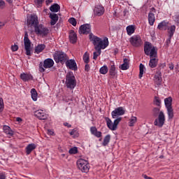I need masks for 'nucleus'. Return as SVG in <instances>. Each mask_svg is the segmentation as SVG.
Segmentation results:
<instances>
[{"label": "nucleus", "mask_w": 179, "mask_h": 179, "mask_svg": "<svg viewBox=\"0 0 179 179\" xmlns=\"http://www.w3.org/2000/svg\"><path fill=\"white\" fill-rule=\"evenodd\" d=\"M124 114H125V110H124V108L118 107L111 112L112 118H116L113 123L110 117H105L106 125L110 131H117L118 124H120L122 120V117H121L120 115H124Z\"/></svg>", "instance_id": "nucleus-1"}, {"label": "nucleus", "mask_w": 179, "mask_h": 179, "mask_svg": "<svg viewBox=\"0 0 179 179\" xmlns=\"http://www.w3.org/2000/svg\"><path fill=\"white\" fill-rule=\"evenodd\" d=\"M90 40L92 42L94 45V48H101L102 50H105L108 47V38H105L103 41L101 38L97 37L96 36L93 35V34H90Z\"/></svg>", "instance_id": "nucleus-2"}, {"label": "nucleus", "mask_w": 179, "mask_h": 179, "mask_svg": "<svg viewBox=\"0 0 179 179\" xmlns=\"http://www.w3.org/2000/svg\"><path fill=\"white\" fill-rule=\"evenodd\" d=\"M53 58L57 64L60 63L64 64L69 57H68V55L65 52L57 51L53 55Z\"/></svg>", "instance_id": "nucleus-3"}, {"label": "nucleus", "mask_w": 179, "mask_h": 179, "mask_svg": "<svg viewBox=\"0 0 179 179\" xmlns=\"http://www.w3.org/2000/svg\"><path fill=\"white\" fill-rule=\"evenodd\" d=\"M24 45L25 50V54L28 57H31V41L29 38V34L27 31L24 32Z\"/></svg>", "instance_id": "nucleus-4"}, {"label": "nucleus", "mask_w": 179, "mask_h": 179, "mask_svg": "<svg viewBox=\"0 0 179 179\" xmlns=\"http://www.w3.org/2000/svg\"><path fill=\"white\" fill-rule=\"evenodd\" d=\"M34 31L37 36H41V37H47L50 33V29L44 27L43 24H38L35 27Z\"/></svg>", "instance_id": "nucleus-5"}, {"label": "nucleus", "mask_w": 179, "mask_h": 179, "mask_svg": "<svg viewBox=\"0 0 179 179\" xmlns=\"http://www.w3.org/2000/svg\"><path fill=\"white\" fill-rule=\"evenodd\" d=\"M77 166L83 173H89L90 166L87 160L80 159L77 161Z\"/></svg>", "instance_id": "nucleus-6"}, {"label": "nucleus", "mask_w": 179, "mask_h": 179, "mask_svg": "<svg viewBox=\"0 0 179 179\" xmlns=\"http://www.w3.org/2000/svg\"><path fill=\"white\" fill-rule=\"evenodd\" d=\"M164 122H166V116L163 111H160L158 118L155 119L154 122V125L159 127V128H162L164 125Z\"/></svg>", "instance_id": "nucleus-7"}, {"label": "nucleus", "mask_w": 179, "mask_h": 179, "mask_svg": "<svg viewBox=\"0 0 179 179\" xmlns=\"http://www.w3.org/2000/svg\"><path fill=\"white\" fill-rule=\"evenodd\" d=\"M66 85L69 89H75L76 87V79L75 76H66Z\"/></svg>", "instance_id": "nucleus-8"}, {"label": "nucleus", "mask_w": 179, "mask_h": 179, "mask_svg": "<svg viewBox=\"0 0 179 179\" xmlns=\"http://www.w3.org/2000/svg\"><path fill=\"white\" fill-rule=\"evenodd\" d=\"M150 60L149 62V66L150 68H156L157 64H159V59L157 58V53L153 50L151 52V56H150Z\"/></svg>", "instance_id": "nucleus-9"}, {"label": "nucleus", "mask_w": 179, "mask_h": 179, "mask_svg": "<svg viewBox=\"0 0 179 179\" xmlns=\"http://www.w3.org/2000/svg\"><path fill=\"white\" fill-rule=\"evenodd\" d=\"M152 51L157 54V50H156L152 43L149 42H145L144 45V52L145 55H149L150 57H152Z\"/></svg>", "instance_id": "nucleus-10"}, {"label": "nucleus", "mask_w": 179, "mask_h": 179, "mask_svg": "<svg viewBox=\"0 0 179 179\" xmlns=\"http://www.w3.org/2000/svg\"><path fill=\"white\" fill-rule=\"evenodd\" d=\"M27 24L28 26H30L31 27H37L38 24V18L36 15H32L27 19Z\"/></svg>", "instance_id": "nucleus-11"}, {"label": "nucleus", "mask_w": 179, "mask_h": 179, "mask_svg": "<svg viewBox=\"0 0 179 179\" xmlns=\"http://www.w3.org/2000/svg\"><path fill=\"white\" fill-rule=\"evenodd\" d=\"M130 43L133 47H141L142 39L139 36H133L130 38Z\"/></svg>", "instance_id": "nucleus-12"}, {"label": "nucleus", "mask_w": 179, "mask_h": 179, "mask_svg": "<svg viewBox=\"0 0 179 179\" xmlns=\"http://www.w3.org/2000/svg\"><path fill=\"white\" fill-rule=\"evenodd\" d=\"M64 64H66V66L69 69H71V71H78V65L76 64L75 59H67Z\"/></svg>", "instance_id": "nucleus-13"}, {"label": "nucleus", "mask_w": 179, "mask_h": 179, "mask_svg": "<svg viewBox=\"0 0 179 179\" xmlns=\"http://www.w3.org/2000/svg\"><path fill=\"white\" fill-rule=\"evenodd\" d=\"M79 33L80 34H89L90 33V24H85L80 27L79 28Z\"/></svg>", "instance_id": "nucleus-14"}, {"label": "nucleus", "mask_w": 179, "mask_h": 179, "mask_svg": "<svg viewBox=\"0 0 179 179\" xmlns=\"http://www.w3.org/2000/svg\"><path fill=\"white\" fill-rule=\"evenodd\" d=\"M104 7L101 5H98L95 6L94 9V15H96V16H103V15H104Z\"/></svg>", "instance_id": "nucleus-15"}, {"label": "nucleus", "mask_w": 179, "mask_h": 179, "mask_svg": "<svg viewBox=\"0 0 179 179\" xmlns=\"http://www.w3.org/2000/svg\"><path fill=\"white\" fill-rule=\"evenodd\" d=\"M34 115L36 117V118H38V120H47L48 117L47 114L44 113V110H38L34 112Z\"/></svg>", "instance_id": "nucleus-16"}, {"label": "nucleus", "mask_w": 179, "mask_h": 179, "mask_svg": "<svg viewBox=\"0 0 179 179\" xmlns=\"http://www.w3.org/2000/svg\"><path fill=\"white\" fill-rule=\"evenodd\" d=\"M43 69H48L50 68H52L54 66V60L51 58H48L44 60L43 62Z\"/></svg>", "instance_id": "nucleus-17"}, {"label": "nucleus", "mask_w": 179, "mask_h": 179, "mask_svg": "<svg viewBox=\"0 0 179 179\" xmlns=\"http://www.w3.org/2000/svg\"><path fill=\"white\" fill-rule=\"evenodd\" d=\"M49 17L50 19V26H55L57 22H58V20L59 19L58 14L56 13H50Z\"/></svg>", "instance_id": "nucleus-18"}, {"label": "nucleus", "mask_w": 179, "mask_h": 179, "mask_svg": "<svg viewBox=\"0 0 179 179\" xmlns=\"http://www.w3.org/2000/svg\"><path fill=\"white\" fill-rule=\"evenodd\" d=\"M20 79L23 82H29V80H33V76L30 73H22L20 74Z\"/></svg>", "instance_id": "nucleus-19"}, {"label": "nucleus", "mask_w": 179, "mask_h": 179, "mask_svg": "<svg viewBox=\"0 0 179 179\" xmlns=\"http://www.w3.org/2000/svg\"><path fill=\"white\" fill-rule=\"evenodd\" d=\"M69 40L72 44H75V43H76V41H78V36L76 35V33H75V31H70Z\"/></svg>", "instance_id": "nucleus-20"}, {"label": "nucleus", "mask_w": 179, "mask_h": 179, "mask_svg": "<svg viewBox=\"0 0 179 179\" xmlns=\"http://www.w3.org/2000/svg\"><path fill=\"white\" fill-rule=\"evenodd\" d=\"M3 129V132L8 135V138L12 137L15 134L9 126L4 125Z\"/></svg>", "instance_id": "nucleus-21"}, {"label": "nucleus", "mask_w": 179, "mask_h": 179, "mask_svg": "<svg viewBox=\"0 0 179 179\" xmlns=\"http://www.w3.org/2000/svg\"><path fill=\"white\" fill-rule=\"evenodd\" d=\"M154 80L157 85H159L162 83V71H157L154 76Z\"/></svg>", "instance_id": "nucleus-22"}, {"label": "nucleus", "mask_w": 179, "mask_h": 179, "mask_svg": "<svg viewBox=\"0 0 179 179\" xmlns=\"http://www.w3.org/2000/svg\"><path fill=\"white\" fill-rule=\"evenodd\" d=\"M36 148H37V145L36 144L34 143L29 144L25 148L27 155H30V153H31V152L34 150Z\"/></svg>", "instance_id": "nucleus-23"}, {"label": "nucleus", "mask_w": 179, "mask_h": 179, "mask_svg": "<svg viewBox=\"0 0 179 179\" xmlns=\"http://www.w3.org/2000/svg\"><path fill=\"white\" fill-rule=\"evenodd\" d=\"M164 104H165L166 108L173 107V98L171 96L165 98L164 99Z\"/></svg>", "instance_id": "nucleus-24"}, {"label": "nucleus", "mask_w": 179, "mask_h": 179, "mask_svg": "<svg viewBox=\"0 0 179 179\" xmlns=\"http://www.w3.org/2000/svg\"><path fill=\"white\" fill-rule=\"evenodd\" d=\"M155 22H156V18L155 17V13H149L148 14V23L150 26H153L155 24Z\"/></svg>", "instance_id": "nucleus-25"}, {"label": "nucleus", "mask_w": 179, "mask_h": 179, "mask_svg": "<svg viewBox=\"0 0 179 179\" xmlns=\"http://www.w3.org/2000/svg\"><path fill=\"white\" fill-rule=\"evenodd\" d=\"M44 50H45V44H39L34 48V51L36 54H40V52H42V51H44Z\"/></svg>", "instance_id": "nucleus-26"}, {"label": "nucleus", "mask_w": 179, "mask_h": 179, "mask_svg": "<svg viewBox=\"0 0 179 179\" xmlns=\"http://www.w3.org/2000/svg\"><path fill=\"white\" fill-rule=\"evenodd\" d=\"M122 71H127L129 69V60L128 59H124L123 64L121 65Z\"/></svg>", "instance_id": "nucleus-27"}, {"label": "nucleus", "mask_w": 179, "mask_h": 179, "mask_svg": "<svg viewBox=\"0 0 179 179\" xmlns=\"http://www.w3.org/2000/svg\"><path fill=\"white\" fill-rule=\"evenodd\" d=\"M168 24H169V22L166 21H162L158 24L157 29L158 30H166L167 29Z\"/></svg>", "instance_id": "nucleus-28"}, {"label": "nucleus", "mask_w": 179, "mask_h": 179, "mask_svg": "<svg viewBox=\"0 0 179 179\" xmlns=\"http://www.w3.org/2000/svg\"><path fill=\"white\" fill-rule=\"evenodd\" d=\"M59 9H61V6L58 3H55L50 7V12H54L55 13H57Z\"/></svg>", "instance_id": "nucleus-29"}, {"label": "nucleus", "mask_w": 179, "mask_h": 179, "mask_svg": "<svg viewBox=\"0 0 179 179\" xmlns=\"http://www.w3.org/2000/svg\"><path fill=\"white\" fill-rule=\"evenodd\" d=\"M128 36H131L135 33V27L133 25H129L126 28Z\"/></svg>", "instance_id": "nucleus-30"}, {"label": "nucleus", "mask_w": 179, "mask_h": 179, "mask_svg": "<svg viewBox=\"0 0 179 179\" xmlns=\"http://www.w3.org/2000/svg\"><path fill=\"white\" fill-rule=\"evenodd\" d=\"M31 96L34 101H37V97L38 96V94L37 93V91L36 90V89L32 88L31 90Z\"/></svg>", "instance_id": "nucleus-31"}, {"label": "nucleus", "mask_w": 179, "mask_h": 179, "mask_svg": "<svg viewBox=\"0 0 179 179\" xmlns=\"http://www.w3.org/2000/svg\"><path fill=\"white\" fill-rule=\"evenodd\" d=\"M167 114L169 120H171L174 117V109H173V106L171 108H166Z\"/></svg>", "instance_id": "nucleus-32"}, {"label": "nucleus", "mask_w": 179, "mask_h": 179, "mask_svg": "<svg viewBox=\"0 0 179 179\" xmlns=\"http://www.w3.org/2000/svg\"><path fill=\"white\" fill-rule=\"evenodd\" d=\"M109 75H110L112 78H115V75H117V71H115V65L113 64L110 66L109 69Z\"/></svg>", "instance_id": "nucleus-33"}, {"label": "nucleus", "mask_w": 179, "mask_h": 179, "mask_svg": "<svg viewBox=\"0 0 179 179\" xmlns=\"http://www.w3.org/2000/svg\"><path fill=\"white\" fill-rule=\"evenodd\" d=\"M110 140H111V136L110 134L106 135L103 138L102 146H107V145L110 143Z\"/></svg>", "instance_id": "nucleus-34"}, {"label": "nucleus", "mask_w": 179, "mask_h": 179, "mask_svg": "<svg viewBox=\"0 0 179 179\" xmlns=\"http://www.w3.org/2000/svg\"><path fill=\"white\" fill-rule=\"evenodd\" d=\"M138 121V118L135 116H131V117L129 120V127H134L136 122Z\"/></svg>", "instance_id": "nucleus-35"}, {"label": "nucleus", "mask_w": 179, "mask_h": 179, "mask_svg": "<svg viewBox=\"0 0 179 179\" xmlns=\"http://www.w3.org/2000/svg\"><path fill=\"white\" fill-rule=\"evenodd\" d=\"M96 52H94L93 53V59H97V57H99L101 54V48H95Z\"/></svg>", "instance_id": "nucleus-36"}, {"label": "nucleus", "mask_w": 179, "mask_h": 179, "mask_svg": "<svg viewBox=\"0 0 179 179\" xmlns=\"http://www.w3.org/2000/svg\"><path fill=\"white\" fill-rule=\"evenodd\" d=\"M69 134L73 136V138L75 139L76 138H79V132L76 129H73L70 131Z\"/></svg>", "instance_id": "nucleus-37"}, {"label": "nucleus", "mask_w": 179, "mask_h": 179, "mask_svg": "<svg viewBox=\"0 0 179 179\" xmlns=\"http://www.w3.org/2000/svg\"><path fill=\"white\" fill-rule=\"evenodd\" d=\"M108 72V67L106 65L103 66L99 69V73L101 75H106Z\"/></svg>", "instance_id": "nucleus-38"}, {"label": "nucleus", "mask_w": 179, "mask_h": 179, "mask_svg": "<svg viewBox=\"0 0 179 179\" xmlns=\"http://www.w3.org/2000/svg\"><path fill=\"white\" fill-rule=\"evenodd\" d=\"M174 33H176V25L171 26L169 31V34L170 37H173L174 36Z\"/></svg>", "instance_id": "nucleus-39"}, {"label": "nucleus", "mask_w": 179, "mask_h": 179, "mask_svg": "<svg viewBox=\"0 0 179 179\" xmlns=\"http://www.w3.org/2000/svg\"><path fill=\"white\" fill-rule=\"evenodd\" d=\"M154 104L155 106H157L158 107H160L162 104V101L160 100V98H159V96H155Z\"/></svg>", "instance_id": "nucleus-40"}, {"label": "nucleus", "mask_w": 179, "mask_h": 179, "mask_svg": "<svg viewBox=\"0 0 179 179\" xmlns=\"http://www.w3.org/2000/svg\"><path fill=\"white\" fill-rule=\"evenodd\" d=\"M83 59L85 64H88V62H90V57H89V54L87 52H85L84 54Z\"/></svg>", "instance_id": "nucleus-41"}, {"label": "nucleus", "mask_w": 179, "mask_h": 179, "mask_svg": "<svg viewBox=\"0 0 179 179\" xmlns=\"http://www.w3.org/2000/svg\"><path fill=\"white\" fill-rule=\"evenodd\" d=\"M139 69H140L139 78L141 79L143 76V69H145V66L143 64H140Z\"/></svg>", "instance_id": "nucleus-42"}, {"label": "nucleus", "mask_w": 179, "mask_h": 179, "mask_svg": "<svg viewBox=\"0 0 179 179\" xmlns=\"http://www.w3.org/2000/svg\"><path fill=\"white\" fill-rule=\"evenodd\" d=\"M173 20L177 23V24H179V13H176L174 16H173Z\"/></svg>", "instance_id": "nucleus-43"}, {"label": "nucleus", "mask_w": 179, "mask_h": 179, "mask_svg": "<svg viewBox=\"0 0 179 179\" xmlns=\"http://www.w3.org/2000/svg\"><path fill=\"white\" fill-rule=\"evenodd\" d=\"M70 155H76L78 153V148L74 147L69 150Z\"/></svg>", "instance_id": "nucleus-44"}, {"label": "nucleus", "mask_w": 179, "mask_h": 179, "mask_svg": "<svg viewBox=\"0 0 179 179\" xmlns=\"http://www.w3.org/2000/svg\"><path fill=\"white\" fill-rule=\"evenodd\" d=\"M164 68H166V63H161L158 65L157 71L162 72V70L164 69Z\"/></svg>", "instance_id": "nucleus-45"}, {"label": "nucleus", "mask_w": 179, "mask_h": 179, "mask_svg": "<svg viewBox=\"0 0 179 179\" xmlns=\"http://www.w3.org/2000/svg\"><path fill=\"white\" fill-rule=\"evenodd\" d=\"M69 22L71 24H72V26H76L77 22H76V19H75L74 17H71L69 20Z\"/></svg>", "instance_id": "nucleus-46"}, {"label": "nucleus", "mask_w": 179, "mask_h": 179, "mask_svg": "<svg viewBox=\"0 0 179 179\" xmlns=\"http://www.w3.org/2000/svg\"><path fill=\"white\" fill-rule=\"evenodd\" d=\"M173 36H169V38L166 39V42H165V47L166 48H167L169 47V45H170V43H171V38Z\"/></svg>", "instance_id": "nucleus-47"}, {"label": "nucleus", "mask_w": 179, "mask_h": 179, "mask_svg": "<svg viewBox=\"0 0 179 179\" xmlns=\"http://www.w3.org/2000/svg\"><path fill=\"white\" fill-rule=\"evenodd\" d=\"M3 99L2 98H0V113H2L3 111Z\"/></svg>", "instance_id": "nucleus-48"}, {"label": "nucleus", "mask_w": 179, "mask_h": 179, "mask_svg": "<svg viewBox=\"0 0 179 179\" xmlns=\"http://www.w3.org/2000/svg\"><path fill=\"white\" fill-rule=\"evenodd\" d=\"M90 132L92 134V135H95L96 133L97 132V128L96 127H92L90 128Z\"/></svg>", "instance_id": "nucleus-49"}, {"label": "nucleus", "mask_w": 179, "mask_h": 179, "mask_svg": "<svg viewBox=\"0 0 179 179\" xmlns=\"http://www.w3.org/2000/svg\"><path fill=\"white\" fill-rule=\"evenodd\" d=\"M34 2L38 6H41V5H43V2H44V0H34Z\"/></svg>", "instance_id": "nucleus-50"}, {"label": "nucleus", "mask_w": 179, "mask_h": 179, "mask_svg": "<svg viewBox=\"0 0 179 179\" xmlns=\"http://www.w3.org/2000/svg\"><path fill=\"white\" fill-rule=\"evenodd\" d=\"M152 112L154 115H157L160 113V108H154Z\"/></svg>", "instance_id": "nucleus-51"}, {"label": "nucleus", "mask_w": 179, "mask_h": 179, "mask_svg": "<svg viewBox=\"0 0 179 179\" xmlns=\"http://www.w3.org/2000/svg\"><path fill=\"white\" fill-rule=\"evenodd\" d=\"M17 50H19V46L17 45H14L11 46V50L13 51V52L17 51Z\"/></svg>", "instance_id": "nucleus-52"}, {"label": "nucleus", "mask_w": 179, "mask_h": 179, "mask_svg": "<svg viewBox=\"0 0 179 179\" xmlns=\"http://www.w3.org/2000/svg\"><path fill=\"white\" fill-rule=\"evenodd\" d=\"M0 179H6V174L5 172L0 171Z\"/></svg>", "instance_id": "nucleus-53"}, {"label": "nucleus", "mask_w": 179, "mask_h": 179, "mask_svg": "<svg viewBox=\"0 0 179 179\" xmlns=\"http://www.w3.org/2000/svg\"><path fill=\"white\" fill-rule=\"evenodd\" d=\"M3 8H5V1L0 0V9H3Z\"/></svg>", "instance_id": "nucleus-54"}, {"label": "nucleus", "mask_w": 179, "mask_h": 179, "mask_svg": "<svg viewBox=\"0 0 179 179\" xmlns=\"http://www.w3.org/2000/svg\"><path fill=\"white\" fill-rule=\"evenodd\" d=\"M85 72H89V71H90V65H89L88 63H87L85 66Z\"/></svg>", "instance_id": "nucleus-55"}, {"label": "nucleus", "mask_w": 179, "mask_h": 179, "mask_svg": "<svg viewBox=\"0 0 179 179\" xmlns=\"http://www.w3.org/2000/svg\"><path fill=\"white\" fill-rule=\"evenodd\" d=\"M94 136H96V138H101V131H97Z\"/></svg>", "instance_id": "nucleus-56"}, {"label": "nucleus", "mask_w": 179, "mask_h": 179, "mask_svg": "<svg viewBox=\"0 0 179 179\" xmlns=\"http://www.w3.org/2000/svg\"><path fill=\"white\" fill-rule=\"evenodd\" d=\"M39 71L40 72H45V69L44 67H43V65H41V63L39 65Z\"/></svg>", "instance_id": "nucleus-57"}, {"label": "nucleus", "mask_w": 179, "mask_h": 179, "mask_svg": "<svg viewBox=\"0 0 179 179\" xmlns=\"http://www.w3.org/2000/svg\"><path fill=\"white\" fill-rule=\"evenodd\" d=\"M48 135H50V136H54V131L51 130V129H48Z\"/></svg>", "instance_id": "nucleus-58"}, {"label": "nucleus", "mask_w": 179, "mask_h": 179, "mask_svg": "<svg viewBox=\"0 0 179 179\" xmlns=\"http://www.w3.org/2000/svg\"><path fill=\"white\" fill-rule=\"evenodd\" d=\"M64 127H67V128H71L72 127V125L69 124V123H68V122H64Z\"/></svg>", "instance_id": "nucleus-59"}, {"label": "nucleus", "mask_w": 179, "mask_h": 179, "mask_svg": "<svg viewBox=\"0 0 179 179\" xmlns=\"http://www.w3.org/2000/svg\"><path fill=\"white\" fill-rule=\"evenodd\" d=\"M150 13H156V8H151Z\"/></svg>", "instance_id": "nucleus-60"}, {"label": "nucleus", "mask_w": 179, "mask_h": 179, "mask_svg": "<svg viewBox=\"0 0 179 179\" xmlns=\"http://www.w3.org/2000/svg\"><path fill=\"white\" fill-rule=\"evenodd\" d=\"M143 178H145V179H153L152 178L149 177V176H148L147 175H143Z\"/></svg>", "instance_id": "nucleus-61"}, {"label": "nucleus", "mask_w": 179, "mask_h": 179, "mask_svg": "<svg viewBox=\"0 0 179 179\" xmlns=\"http://www.w3.org/2000/svg\"><path fill=\"white\" fill-rule=\"evenodd\" d=\"M169 69H171V71H173V69H174V66L173 64H169Z\"/></svg>", "instance_id": "nucleus-62"}, {"label": "nucleus", "mask_w": 179, "mask_h": 179, "mask_svg": "<svg viewBox=\"0 0 179 179\" xmlns=\"http://www.w3.org/2000/svg\"><path fill=\"white\" fill-rule=\"evenodd\" d=\"M51 2H52V0H46L45 3L47 5H50V3H51Z\"/></svg>", "instance_id": "nucleus-63"}, {"label": "nucleus", "mask_w": 179, "mask_h": 179, "mask_svg": "<svg viewBox=\"0 0 179 179\" xmlns=\"http://www.w3.org/2000/svg\"><path fill=\"white\" fill-rule=\"evenodd\" d=\"M16 121H17V122H22V118H20V117H17V118H16Z\"/></svg>", "instance_id": "nucleus-64"}]
</instances>
